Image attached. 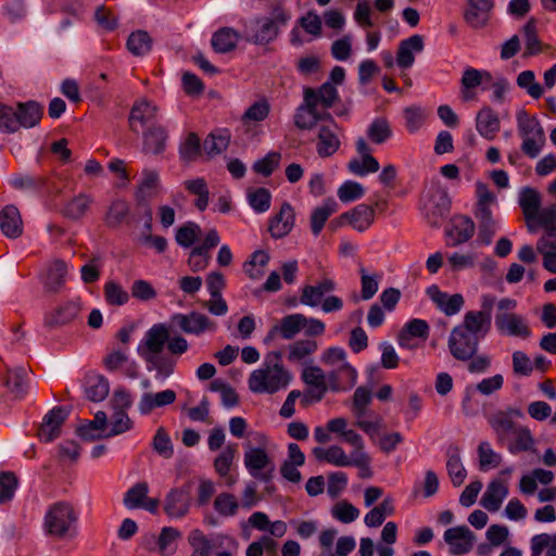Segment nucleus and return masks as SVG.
<instances>
[{
  "label": "nucleus",
  "mask_w": 556,
  "mask_h": 556,
  "mask_svg": "<svg viewBox=\"0 0 556 556\" xmlns=\"http://www.w3.org/2000/svg\"><path fill=\"white\" fill-rule=\"evenodd\" d=\"M103 365L110 372H121L129 379H137L139 377L140 366L129 356L127 350H113L103 358Z\"/></svg>",
  "instance_id": "14"
},
{
  "label": "nucleus",
  "mask_w": 556,
  "mask_h": 556,
  "mask_svg": "<svg viewBox=\"0 0 556 556\" xmlns=\"http://www.w3.org/2000/svg\"><path fill=\"white\" fill-rule=\"evenodd\" d=\"M338 210V203L331 199H326L319 206L314 208L311 216V228L314 236H318L323 230L327 219Z\"/></svg>",
  "instance_id": "44"
},
{
  "label": "nucleus",
  "mask_w": 556,
  "mask_h": 556,
  "mask_svg": "<svg viewBox=\"0 0 556 556\" xmlns=\"http://www.w3.org/2000/svg\"><path fill=\"white\" fill-rule=\"evenodd\" d=\"M518 203L522 210L527 229L530 233H534V217L542 206L541 193L531 187H525L519 191Z\"/></svg>",
  "instance_id": "22"
},
{
  "label": "nucleus",
  "mask_w": 556,
  "mask_h": 556,
  "mask_svg": "<svg viewBox=\"0 0 556 556\" xmlns=\"http://www.w3.org/2000/svg\"><path fill=\"white\" fill-rule=\"evenodd\" d=\"M230 131L226 128L212 131L203 142V150L208 156H215L224 152L230 142Z\"/></svg>",
  "instance_id": "43"
},
{
  "label": "nucleus",
  "mask_w": 556,
  "mask_h": 556,
  "mask_svg": "<svg viewBox=\"0 0 556 556\" xmlns=\"http://www.w3.org/2000/svg\"><path fill=\"white\" fill-rule=\"evenodd\" d=\"M516 124L518 135L521 138V151L530 159H535L546 141L541 122L535 115H530L521 109L516 113Z\"/></svg>",
  "instance_id": "5"
},
{
  "label": "nucleus",
  "mask_w": 556,
  "mask_h": 556,
  "mask_svg": "<svg viewBox=\"0 0 556 556\" xmlns=\"http://www.w3.org/2000/svg\"><path fill=\"white\" fill-rule=\"evenodd\" d=\"M185 188L197 197L195 207L203 212L206 210L210 200V192L206 181L203 178L189 179L184 182Z\"/></svg>",
  "instance_id": "55"
},
{
  "label": "nucleus",
  "mask_w": 556,
  "mask_h": 556,
  "mask_svg": "<svg viewBox=\"0 0 556 556\" xmlns=\"http://www.w3.org/2000/svg\"><path fill=\"white\" fill-rule=\"evenodd\" d=\"M468 8L464 13L466 23L472 28H483L488 25L494 8V0H467Z\"/></svg>",
  "instance_id": "25"
},
{
  "label": "nucleus",
  "mask_w": 556,
  "mask_h": 556,
  "mask_svg": "<svg viewBox=\"0 0 556 556\" xmlns=\"http://www.w3.org/2000/svg\"><path fill=\"white\" fill-rule=\"evenodd\" d=\"M80 311V301L71 300L60 305L54 312L45 317V323L49 326L65 325L74 320Z\"/></svg>",
  "instance_id": "36"
},
{
  "label": "nucleus",
  "mask_w": 556,
  "mask_h": 556,
  "mask_svg": "<svg viewBox=\"0 0 556 556\" xmlns=\"http://www.w3.org/2000/svg\"><path fill=\"white\" fill-rule=\"evenodd\" d=\"M443 538L453 555L468 554L476 541L473 532L466 526L448 528Z\"/></svg>",
  "instance_id": "17"
},
{
  "label": "nucleus",
  "mask_w": 556,
  "mask_h": 556,
  "mask_svg": "<svg viewBox=\"0 0 556 556\" xmlns=\"http://www.w3.org/2000/svg\"><path fill=\"white\" fill-rule=\"evenodd\" d=\"M261 446H247L243 454V464L249 475L260 481L266 482L270 479L275 469L274 462L268 455L266 447L268 439L260 437Z\"/></svg>",
  "instance_id": "6"
},
{
  "label": "nucleus",
  "mask_w": 556,
  "mask_h": 556,
  "mask_svg": "<svg viewBox=\"0 0 556 556\" xmlns=\"http://www.w3.org/2000/svg\"><path fill=\"white\" fill-rule=\"evenodd\" d=\"M181 536L179 530L173 527L162 528L157 535V554L161 556H172L177 551V540Z\"/></svg>",
  "instance_id": "50"
},
{
  "label": "nucleus",
  "mask_w": 556,
  "mask_h": 556,
  "mask_svg": "<svg viewBox=\"0 0 556 556\" xmlns=\"http://www.w3.org/2000/svg\"><path fill=\"white\" fill-rule=\"evenodd\" d=\"M447 462H446V469L448 472V476L452 480V483L455 486H459L463 484L467 471L463 465L462 457H460V451L457 446H450L446 451Z\"/></svg>",
  "instance_id": "40"
},
{
  "label": "nucleus",
  "mask_w": 556,
  "mask_h": 556,
  "mask_svg": "<svg viewBox=\"0 0 556 556\" xmlns=\"http://www.w3.org/2000/svg\"><path fill=\"white\" fill-rule=\"evenodd\" d=\"M27 369L25 367H15L8 369L4 383L16 396H22L27 388Z\"/></svg>",
  "instance_id": "57"
},
{
  "label": "nucleus",
  "mask_w": 556,
  "mask_h": 556,
  "mask_svg": "<svg viewBox=\"0 0 556 556\" xmlns=\"http://www.w3.org/2000/svg\"><path fill=\"white\" fill-rule=\"evenodd\" d=\"M0 229L5 237L11 239L22 235L23 220L16 206L10 204L0 211Z\"/></svg>",
  "instance_id": "30"
},
{
  "label": "nucleus",
  "mask_w": 556,
  "mask_h": 556,
  "mask_svg": "<svg viewBox=\"0 0 556 556\" xmlns=\"http://www.w3.org/2000/svg\"><path fill=\"white\" fill-rule=\"evenodd\" d=\"M495 328L500 334L528 339L531 336V328L525 316L516 313H496L494 319Z\"/></svg>",
  "instance_id": "10"
},
{
  "label": "nucleus",
  "mask_w": 556,
  "mask_h": 556,
  "mask_svg": "<svg viewBox=\"0 0 556 556\" xmlns=\"http://www.w3.org/2000/svg\"><path fill=\"white\" fill-rule=\"evenodd\" d=\"M479 340L476 334L456 326L450 334L448 349L456 359L469 361L478 350Z\"/></svg>",
  "instance_id": "9"
},
{
  "label": "nucleus",
  "mask_w": 556,
  "mask_h": 556,
  "mask_svg": "<svg viewBox=\"0 0 556 556\" xmlns=\"http://www.w3.org/2000/svg\"><path fill=\"white\" fill-rule=\"evenodd\" d=\"M235 455L236 446L232 444H228L222 450V452L216 456L214 460V468L216 472L222 478H229L227 480L228 484H232L235 482V480L229 477V471L233 463Z\"/></svg>",
  "instance_id": "56"
},
{
  "label": "nucleus",
  "mask_w": 556,
  "mask_h": 556,
  "mask_svg": "<svg viewBox=\"0 0 556 556\" xmlns=\"http://www.w3.org/2000/svg\"><path fill=\"white\" fill-rule=\"evenodd\" d=\"M17 129L20 127L30 128L37 125L42 115L41 106L36 102L20 104L15 110Z\"/></svg>",
  "instance_id": "45"
},
{
  "label": "nucleus",
  "mask_w": 556,
  "mask_h": 556,
  "mask_svg": "<svg viewBox=\"0 0 556 556\" xmlns=\"http://www.w3.org/2000/svg\"><path fill=\"white\" fill-rule=\"evenodd\" d=\"M501 127L497 114L491 108H483L476 118V129L479 135L488 140L494 139Z\"/></svg>",
  "instance_id": "35"
},
{
  "label": "nucleus",
  "mask_w": 556,
  "mask_h": 556,
  "mask_svg": "<svg viewBox=\"0 0 556 556\" xmlns=\"http://www.w3.org/2000/svg\"><path fill=\"white\" fill-rule=\"evenodd\" d=\"M317 131L316 151L320 157L332 156L340 148L339 127L332 117L320 121Z\"/></svg>",
  "instance_id": "11"
},
{
  "label": "nucleus",
  "mask_w": 556,
  "mask_h": 556,
  "mask_svg": "<svg viewBox=\"0 0 556 556\" xmlns=\"http://www.w3.org/2000/svg\"><path fill=\"white\" fill-rule=\"evenodd\" d=\"M393 135L392 128L386 118H375L367 128L369 140L376 144L387 142Z\"/></svg>",
  "instance_id": "58"
},
{
  "label": "nucleus",
  "mask_w": 556,
  "mask_h": 556,
  "mask_svg": "<svg viewBox=\"0 0 556 556\" xmlns=\"http://www.w3.org/2000/svg\"><path fill=\"white\" fill-rule=\"evenodd\" d=\"M337 289V282L332 278H324L315 285H306L301 290L300 302L308 307H320L325 314L340 312L343 300L330 294Z\"/></svg>",
  "instance_id": "4"
},
{
  "label": "nucleus",
  "mask_w": 556,
  "mask_h": 556,
  "mask_svg": "<svg viewBox=\"0 0 556 556\" xmlns=\"http://www.w3.org/2000/svg\"><path fill=\"white\" fill-rule=\"evenodd\" d=\"M157 119V108L147 99L135 102L130 115L129 125L132 131L140 134L155 126Z\"/></svg>",
  "instance_id": "12"
},
{
  "label": "nucleus",
  "mask_w": 556,
  "mask_h": 556,
  "mask_svg": "<svg viewBox=\"0 0 556 556\" xmlns=\"http://www.w3.org/2000/svg\"><path fill=\"white\" fill-rule=\"evenodd\" d=\"M144 359L149 364V370H155V378L165 381L173 372L176 362L170 357L161 355V353L153 355H146Z\"/></svg>",
  "instance_id": "47"
},
{
  "label": "nucleus",
  "mask_w": 556,
  "mask_h": 556,
  "mask_svg": "<svg viewBox=\"0 0 556 556\" xmlns=\"http://www.w3.org/2000/svg\"><path fill=\"white\" fill-rule=\"evenodd\" d=\"M295 223V213L292 205L285 202L279 211L268 222V231L274 239H281L288 236Z\"/></svg>",
  "instance_id": "18"
},
{
  "label": "nucleus",
  "mask_w": 556,
  "mask_h": 556,
  "mask_svg": "<svg viewBox=\"0 0 556 556\" xmlns=\"http://www.w3.org/2000/svg\"><path fill=\"white\" fill-rule=\"evenodd\" d=\"M93 203L91 194L80 192L70 199L63 206V214L70 219L83 218Z\"/></svg>",
  "instance_id": "38"
},
{
  "label": "nucleus",
  "mask_w": 556,
  "mask_h": 556,
  "mask_svg": "<svg viewBox=\"0 0 556 556\" xmlns=\"http://www.w3.org/2000/svg\"><path fill=\"white\" fill-rule=\"evenodd\" d=\"M358 271L361 276V296L364 301H368L377 293L379 285L383 278V273L368 270L364 266H359Z\"/></svg>",
  "instance_id": "41"
},
{
  "label": "nucleus",
  "mask_w": 556,
  "mask_h": 556,
  "mask_svg": "<svg viewBox=\"0 0 556 556\" xmlns=\"http://www.w3.org/2000/svg\"><path fill=\"white\" fill-rule=\"evenodd\" d=\"M172 324L186 334L201 336L215 331L216 324L200 312L176 313L170 317Z\"/></svg>",
  "instance_id": "8"
},
{
  "label": "nucleus",
  "mask_w": 556,
  "mask_h": 556,
  "mask_svg": "<svg viewBox=\"0 0 556 556\" xmlns=\"http://www.w3.org/2000/svg\"><path fill=\"white\" fill-rule=\"evenodd\" d=\"M301 378L308 387L306 396L313 401L319 402L329 390L328 374L316 365L305 364L301 371Z\"/></svg>",
  "instance_id": "13"
},
{
  "label": "nucleus",
  "mask_w": 556,
  "mask_h": 556,
  "mask_svg": "<svg viewBox=\"0 0 556 556\" xmlns=\"http://www.w3.org/2000/svg\"><path fill=\"white\" fill-rule=\"evenodd\" d=\"M426 292L435 306L446 316H453L459 313L465 303L462 294H448L441 291L437 285L428 287Z\"/></svg>",
  "instance_id": "21"
},
{
  "label": "nucleus",
  "mask_w": 556,
  "mask_h": 556,
  "mask_svg": "<svg viewBox=\"0 0 556 556\" xmlns=\"http://www.w3.org/2000/svg\"><path fill=\"white\" fill-rule=\"evenodd\" d=\"M357 370L351 365H345L341 370L329 371V390L333 392L349 391L357 382Z\"/></svg>",
  "instance_id": "34"
},
{
  "label": "nucleus",
  "mask_w": 556,
  "mask_h": 556,
  "mask_svg": "<svg viewBox=\"0 0 556 556\" xmlns=\"http://www.w3.org/2000/svg\"><path fill=\"white\" fill-rule=\"evenodd\" d=\"M425 48L424 38L420 35H413L399 43L395 64L401 70H409L414 63L416 55L421 53Z\"/></svg>",
  "instance_id": "23"
},
{
  "label": "nucleus",
  "mask_w": 556,
  "mask_h": 556,
  "mask_svg": "<svg viewBox=\"0 0 556 556\" xmlns=\"http://www.w3.org/2000/svg\"><path fill=\"white\" fill-rule=\"evenodd\" d=\"M475 232V224L468 216L458 215L451 219L445 230L448 247H457L471 239Z\"/></svg>",
  "instance_id": "20"
},
{
  "label": "nucleus",
  "mask_w": 556,
  "mask_h": 556,
  "mask_svg": "<svg viewBox=\"0 0 556 556\" xmlns=\"http://www.w3.org/2000/svg\"><path fill=\"white\" fill-rule=\"evenodd\" d=\"M522 413L517 408H508L507 410H500L489 418V424L497 435L501 444H505L510 434L515 431L514 417H521Z\"/></svg>",
  "instance_id": "19"
},
{
  "label": "nucleus",
  "mask_w": 556,
  "mask_h": 556,
  "mask_svg": "<svg viewBox=\"0 0 556 556\" xmlns=\"http://www.w3.org/2000/svg\"><path fill=\"white\" fill-rule=\"evenodd\" d=\"M510 438H513V441L505 444H507V448L511 454L529 451L534 444L531 431L525 427H517L510 434Z\"/></svg>",
  "instance_id": "54"
},
{
  "label": "nucleus",
  "mask_w": 556,
  "mask_h": 556,
  "mask_svg": "<svg viewBox=\"0 0 556 556\" xmlns=\"http://www.w3.org/2000/svg\"><path fill=\"white\" fill-rule=\"evenodd\" d=\"M317 343L311 339L298 340L288 346V359L292 363H304L316 352Z\"/></svg>",
  "instance_id": "48"
},
{
  "label": "nucleus",
  "mask_w": 556,
  "mask_h": 556,
  "mask_svg": "<svg viewBox=\"0 0 556 556\" xmlns=\"http://www.w3.org/2000/svg\"><path fill=\"white\" fill-rule=\"evenodd\" d=\"M176 397V392L170 389L160 392H144L138 402V410L143 416L149 415L155 408L173 404Z\"/></svg>",
  "instance_id": "29"
},
{
  "label": "nucleus",
  "mask_w": 556,
  "mask_h": 556,
  "mask_svg": "<svg viewBox=\"0 0 556 556\" xmlns=\"http://www.w3.org/2000/svg\"><path fill=\"white\" fill-rule=\"evenodd\" d=\"M188 543L192 549L190 556H212L213 544L201 530H192L188 535Z\"/></svg>",
  "instance_id": "60"
},
{
  "label": "nucleus",
  "mask_w": 556,
  "mask_h": 556,
  "mask_svg": "<svg viewBox=\"0 0 556 556\" xmlns=\"http://www.w3.org/2000/svg\"><path fill=\"white\" fill-rule=\"evenodd\" d=\"M554 472L543 468L533 469L521 476L519 491L523 495H532L538 490V483L548 485L554 481Z\"/></svg>",
  "instance_id": "33"
},
{
  "label": "nucleus",
  "mask_w": 556,
  "mask_h": 556,
  "mask_svg": "<svg viewBox=\"0 0 556 556\" xmlns=\"http://www.w3.org/2000/svg\"><path fill=\"white\" fill-rule=\"evenodd\" d=\"M269 258L266 251H255L251 258L244 263V273L252 279H258L263 275V268L268 264Z\"/></svg>",
  "instance_id": "64"
},
{
  "label": "nucleus",
  "mask_w": 556,
  "mask_h": 556,
  "mask_svg": "<svg viewBox=\"0 0 556 556\" xmlns=\"http://www.w3.org/2000/svg\"><path fill=\"white\" fill-rule=\"evenodd\" d=\"M536 251L542 255L543 267L556 274V228H547L536 242Z\"/></svg>",
  "instance_id": "26"
},
{
  "label": "nucleus",
  "mask_w": 556,
  "mask_h": 556,
  "mask_svg": "<svg viewBox=\"0 0 556 556\" xmlns=\"http://www.w3.org/2000/svg\"><path fill=\"white\" fill-rule=\"evenodd\" d=\"M302 320L304 315L294 313L285 316L279 324L275 325L268 332L266 341L279 334L285 340L293 339L300 331H302Z\"/></svg>",
  "instance_id": "31"
},
{
  "label": "nucleus",
  "mask_w": 556,
  "mask_h": 556,
  "mask_svg": "<svg viewBox=\"0 0 556 556\" xmlns=\"http://www.w3.org/2000/svg\"><path fill=\"white\" fill-rule=\"evenodd\" d=\"M247 201L256 214L267 212L271 204V194L266 188L250 189L247 192Z\"/></svg>",
  "instance_id": "59"
},
{
  "label": "nucleus",
  "mask_w": 556,
  "mask_h": 556,
  "mask_svg": "<svg viewBox=\"0 0 556 556\" xmlns=\"http://www.w3.org/2000/svg\"><path fill=\"white\" fill-rule=\"evenodd\" d=\"M516 83L520 89L525 90L533 99H540L544 93V87L536 81L533 71L520 72Z\"/></svg>",
  "instance_id": "62"
},
{
  "label": "nucleus",
  "mask_w": 556,
  "mask_h": 556,
  "mask_svg": "<svg viewBox=\"0 0 556 556\" xmlns=\"http://www.w3.org/2000/svg\"><path fill=\"white\" fill-rule=\"evenodd\" d=\"M290 18V14L282 8L277 7L273 10L270 16L261 17L256 21V39L260 42L273 40L280 26L285 25Z\"/></svg>",
  "instance_id": "16"
},
{
  "label": "nucleus",
  "mask_w": 556,
  "mask_h": 556,
  "mask_svg": "<svg viewBox=\"0 0 556 556\" xmlns=\"http://www.w3.org/2000/svg\"><path fill=\"white\" fill-rule=\"evenodd\" d=\"M190 508V490L188 486L173 489L165 498L164 510L170 518L184 517Z\"/></svg>",
  "instance_id": "27"
},
{
  "label": "nucleus",
  "mask_w": 556,
  "mask_h": 556,
  "mask_svg": "<svg viewBox=\"0 0 556 556\" xmlns=\"http://www.w3.org/2000/svg\"><path fill=\"white\" fill-rule=\"evenodd\" d=\"M293 375L285 365L280 351L265 354L261 365L250 372L249 390L254 394H275L286 390L292 382Z\"/></svg>",
  "instance_id": "1"
},
{
  "label": "nucleus",
  "mask_w": 556,
  "mask_h": 556,
  "mask_svg": "<svg viewBox=\"0 0 556 556\" xmlns=\"http://www.w3.org/2000/svg\"><path fill=\"white\" fill-rule=\"evenodd\" d=\"M405 127L410 134L417 132L425 124L427 118V110L421 106L412 105L403 111Z\"/></svg>",
  "instance_id": "63"
},
{
  "label": "nucleus",
  "mask_w": 556,
  "mask_h": 556,
  "mask_svg": "<svg viewBox=\"0 0 556 556\" xmlns=\"http://www.w3.org/2000/svg\"><path fill=\"white\" fill-rule=\"evenodd\" d=\"M344 217L354 229L357 231H364L374 220V210L366 204H359L352 211L345 213Z\"/></svg>",
  "instance_id": "49"
},
{
  "label": "nucleus",
  "mask_w": 556,
  "mask_h": 556,
  "mask_svg": "<svg viewBox=\"0 0 556 556\" xmlns=\"http://www.w3.org/2000/svg\"><path fill=\"white\" fill-rule=\"evenodd\" d=\"M67 416L63 407H54L43 417V421L39 429V438L43 442H51L60 435L61 426Z\"/></svg>",
  "instance_id": "28"
},
{
  "label": "nucleus",
  "mask_w": 556,
  "mask_h": 556,
  "mask_svg": "<svg viewBox=\"0 0 556 556\" xmlns=\"http://www.w3.org/2000/svg\"><path fill=\"white\" fill-rule=\"evenodd\" d=\"M128 213V203L125 200L116 199L110 204L104 216V222L109 227H117L125 220Z\"/></svg>",
  "instance_id": "61"
},
{
  "label": "nucleus",
  "mask_w": 556,
  "mask_h": 556,
  "mask_svg": "<svg viewBox=\"0 0 556 556\" xmlns=\"http://www.w3.org/2000/svg\"><path fill=\"white\" fill-rule=\"evenodd\" d=\"M338 98V90L330 81L318 89L305 88L303 103L296 109L294 124L300 129H311L319 121L331 117L330 109Z\"/></svg>",
  "instance_id": "2"
},
{
  "label": "nucleus",
  "mask_w": 556,
  "mask_h": 556,
  "mask_svg": "<svg viewBox=\"0 0 556 556\" xmlns=\"http://www.w3.org/2000/svg\"><path fill=\"white\" fill-rule=\"evenodd\" d=\"M168 340V330L165 325H153L144 334L138 345V352L141 356L161 353Z\"/></svg>",
  "instance_id": "24"
},
{
  "label": "nucleus",
  "mask_w": 556,
  "mask_h": 556,
  "mask_svg": "<svg viewBox=\"0 0 556 556\" xmlns=\"http://www.w3.org/2000/svg\"><path fill=\"white\" fill-rule=\"evenodd\" d=\"M509 493L508 486L498 479L492 480L481 498V505L489 511H497Z\"/></svg>",
  "instance_id": "32"
},
{
  "label": "nucleus",
  "mask_w": 556,
  "mask_h": 556,
  "mask_svg": "<svg viewBox=\"0 0 556 556\" xmlns=\"http://www.w3.org/2000/svg\"><path fill=\"white\" fill-rule=\"evenodd\" d=\"M238 40L239 34L230 27H225L214 33L212 46L216 52L226 53L236 48Z\"/></svg>",
  "instance_id": "53"
},
{
  "label": "nucleus",
  "mask_w": 556,
  "mask_h": 556,
  "mask_svg": "<svg viewBox=\"0 0 556 556\" xmlns=\"http://www.w3.org/2000/svg\"><path fill=\"white\" fill-rule=\"evenodd\" d=\"M313 455L318 462H325L337 467H365L368 466L370 458L366 452H352L348 455L339 445L328 447H314Z\"/></svg>",
  "instance_id": "7"
},
{
  "label": "nucleus",
  "mask_w": 556,
  "mask_h": 556,
  "mask_svg": "<svg viewBox=\"0 0 556 556\" xmlns=\"http://www.w3.org/2000/svg\"><path fill=\"white\" fill-rule=\"evenodd\" d=\"M478 220V241L483 245L491 244L495 233L501 230L502 220L493 214L476 216Z\"/></svg>",
  "instance_id": "42"
},
{
  "label": "nucleus",
  "mask_w": 556,
  "mask_h": 556,
  "mask_svg": "<svg viewBox=\"0 0 556 556\" xmlns=\"http://www.w3.org/2000/svg\"><path fill=\"white\" fill-rule=\"evenodd\" d=\"M162 190L160 176L155 170L144 169L138 185L137 195L140 199H148L157 195Z\"/></svg>",
  "instance_id": "46"
},
{
  "label": "nucleus",
  "mask_w": 556,
  "mask_h": 556,
  "mask_svg": "<svg viewBox=\"0 0 556 556\" xmlns=\"http://www.w3.org/2000/svg\"><path fill=\"white\" fill-rule=\"evenodd\" d=\"M78 513L67 502H56L43 517L45 532L59 540L74 539L78 533Z\"/></svg>",
  "instance_id": "3"
},
{
  "label": "nucleus",
  "mask_w": 556,
  "mask_h": 556,
  "mask_svg": "<svg viewBox=\"0 0 556 556\" xmlns=\"http://www.w3.org/2000/svg\"><path fill=\"white\" fill-rule=\"evenodd\" d=\"M491 80V74L486 71H479L472 67H468L464 71L462 77V87L464 98L469 100L472 98L470 94V90L477 88L478 86L484 84L485 81Z\"/></svg>",
  "instance_id": "52"
},
{
  "label": "nucleus",
  "mask_w": 556,
  "mask_h": 556,
  "mask_svg": "<svg viewBox=\"0 0 556 556\" xmlns=\"http://www.w3.org/2000/svg\"><path fill=\"white\" fill-rule=\"evenodd\" d=\"M477 204L475 216L493 214L492 207L496 205V195L483 182L476 184Z\"/></svg>",
  "instance_id": "51"
},
{
  "label": "nucleus",
  "mask_w": 556,
  "mask_h": 556,
  "mask_svg": "<svg viewBox=\"0 0 556 556\" xmlns=\"http://www.w3.org/2000/svg\"><path fill=\"white\" fill-rule=\"evenodd\" d=\"M110 392V382L103 375H91L85 380V395L92 402H102Z\"/></svg>",
  "instance_id": "39"
},
{
  "label": "nucleus",
  "mask_w": 556,
  "mask_h": 556,
  "mask_svg": "<svg viewBox=\"0 0 556 556\" xmlns=\"http://www.w3.org/2000/svg\"><path fill=\"white\" fill-rule=\"evenodd\" d=\"M430 327L420 318L408 320L397 336V343L402 349L415 350L418 348V340L425 341L429 337Z\"/></svg>",
  "instance_id": "15"
},
{
  "label": "nucleus",
  "mask_w": 556,
  "mask_h": 556,
  "mask_svg": "<svg viewBox=\"0 0 556 556\" xmlns=\"http://www.w3.org/2000/svg\"><path fill=\"white\" fill-rule=\"evenodd\" d=\"M458 326L480 339L490 330L491 315L488 312L471 311L466 313L463 324Z\"/></svg>",
  "instance_id": "37"
}]
</instances>
